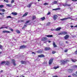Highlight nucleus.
<instances>
[{
  "instance_id": "nucleus-1",
  "label": "nucleus",
  "mask_w": 77,
  "mask_h": 77,
  "mask_svg": "<svg viewBox=\"0 0 77 77\" xmlns=\"http://www.w3.org/2000/svg\"><path fill=\"white\" fill-rule=\"evenodd\" d=\"M67 32H66V31H63L62 32H61L59 33H58V35H66V34H67Z\"/></svg>"
},
{
  "instance_id": "nucleus-2",
  "label": "nucleus",
  "mask_w": 77,
  "mask_h": 77,
  "mask_svg": "<svg viewBox=\"0 0 77 77\" xmlns=\"http://www.w3.org/2000/svg\"><path fill=\"white\" fill-rule=\"evenodd\" d=\"M75 71V69H73H73H68L67 72H69V73H71V72H72V71Z\"/></svg>"
},
{
  "instance_id": "nucleus-3",
  "label": "nucleus",
  "mask_w": 77,
  "mask_h": 77,
  "mask_svg": "<svg viewBox=\"0 0 77 77\" xmlns=\"http://www.w3.org/2000/svg\"><path fill=\"white\" fill-rule=\"evenodd\" d=\"M53 60H54V58H51L49 61V64L51 65V64L53 63Z\"/></svg>"
},
{
  "instance_id": "nucleus-4",
  "label": "nucleus",
  "mask_w": 77,
  "mask_h": 77,
  "mask_svg": "<svg viewBox=\"0 0 77 77\" xmlns=\"http://www.w3.org/2000/svg\"><path fill=\"white\" fill-rule=\"evenodd\" d=\"M26 47H27V46L26 45H22L20 47V49H24Z\"/></svg>"
},
{
  "instance_id": "nucleus-5",
  "label": "nucleus",
  "mask_w": 77,
  "mask_h": 77,
  "mask_svg": "<svg viewBox=\"0 0 77 77\" xmlns=\"http://www.w3.org/2000/svg\"><path fill=\"white\" fill-rule=\"evenodd\" d=\"M69 62V61L68 60H65V61H63L62 62V64H63V65H65V63H66V62Z\"/></svg>"
},
{
  "instance_id": "nucleus-6",
  "label": "nucleus",
  "mask_w": 77,
  "mask_h": 77,
  "mask_svg": "<svg viewBox=\"0 0 77 77\" xmlns=\"http://www.w3.org/2000/svg\"><path fill=\"white\" fill-rule=\"evenodd\" d=\"M51 49V48H50V47H46L45 48V51H48V50H50Z\"/></svg>"
},
{
  "instance_id": "nucleus-7",
  "label": "nucleus",
  "mask_w": 77,
  "mask_h": 77,
  "mask_svg": "<svg viewBox=\"0 0 77 77\" xmlns=\"http://www.w3.org/2000/svg\"><path fill=\"white\" fill-rule=\"evenodd\" d=\"M38 56L39 57H45V55L44 54H41L38 55Z\"/></svg>"
},
{
  "instance_id": "nucleus-8",
  "label": "nucleus",
  "mask_w": 77,
  "mask_h": 77,
  "mask_svg": "<svg viewBox=\"0 0 77 77\" xmlns=\"http://www.w3.org/2000/svg\"><path fill=\"white\" fill-rule=\"evenodd\" d=\"M32 4H33V2H31V3H30L27 6V7H28V8H31V6H32Z\"/></svg>"
},
{
  "instance_id": "nucleus-9",
  "label": "nucleus",
  "mask_w": 77,
  "mask_h": 77,
  "mask_svg": "<svg viewBox=\"0 0 77 77\" xmlns=\"http://www.w3.org/2000/svg\"><path fill=\"white\" fill-rule=\"evenodd\" d=\"M57 18V15H54L53 17V18L54 20H56Z\"/></svg>"
},
{
  "instance_id": "nucleus-10",
  "label": "nucleus",
  "mask_w": 77,
  "mask_h": 77,
  "mask_svg": "<svg viewBox=\"0 0 77 77\" xmlns=\"http://www.w3.org/2000/svg\"><path fill=\"white\" fill-rule=\"evenodd\" d=\"M15 60H12V63H13L14 65V66H15V65H16V64H15Z\"/></svg>"
},
{
  "instance_id": "nucleus-11",
  "label": "nucleus",
  "mask_w": 77,
  "mask_h": 77,
  "mask_svg": "<svg viewBox=\"0 0 77 77\" xmlns=\"http://www.w3.org/2000/svg\"><path fill=\"white\" fill-rule=\"evenodd\" d=\"M61 29V27H59L57 28V29H56L55 30H56V31H59V30H60Z\"/></svg>"
},
{
  "instance_id": "nucleus-12",
  "label": "nucleus",
  "mask_w": 77,
  "mask_h": 77,
  "mask_svg": "<svg viewBox=\"0 0 77 77\" xmlns=\"http://www.w3.org/2000/svg\"><path fill=\"white\" fill-rule=\"evenodd\" d=\"M11 14H12L13 15H14V16H15L17 15V14H18V13L15 12H13L11 13Z\"/></svg>"
},
{
  "instance_id": "nucleus-13",
  "label": "nucleus",
  "mask_w": 77,
  "mask_h": 77,
  "mask_svg": "<svg viewBox=\"0 0 77 77\" xmlns=\"http://www.w3.org/2000/svg\"><path fill=\"white\" fill-rule=\"evenodd\" d=\"M3 33H11V32H10L8 31H7V30H3L2 31Z\"/></svg>"
},
{
  "instance_id": "nucleus-14",
  "label": "nucleus",
  "mask_w": 77,
  "mask_h": 77,
  "mask_svg": "<svg viewBox=\"0 0 77 77\" xmlns=\"http://www.w3.org/2000/svg\"><path fill=\"white\" fill-rule=\"evenodd\" d=\"M69 37V35H66L64 37V39H68Z\"/></svg>"
},
{
  "instance_id": "nucleus-15",
  "label": "nucleus",
  "mask_w": 77,
  "mask_h": 77,
  "mask_svg": "<svg viewBox=\"0 0 77 77\" xmlns=\"http://www.w3.org/2000/svg\"><path fill=\"white\" fill-rule=\"evenodd\" d=\"M42 41H43L44 43H46L48 40L46 39H42Z\"/></svg>"
},
{
  "instance_id": "nucleus-16",
  "label": "nucleus",
  "mask_w": 77,
  "mask_h": 77,
  "mask_svg": "<svg viewBox=\"0 0 77 77\" xmlns=\"http://www.w3.org/2000/svg\"><path fill=\"white\" fill-rule=\"evenodd\" d=\"M63 6H71L70 4H65L63 5Z\"/></svg>"
},
{
  "instance_id": "nucleus-17",
  "label": "nucleus",
  "mask_w": 77,
  "mask_h": 77,
  "mask_svg": "<svg viewBox=\"0 0 77 77\" xmlns=\"http://www.w3.org/2000/svg\"><path fill=\"white\" fill-rule=\"evenodd\" d=\"M27 14H28V13L26 12L25 13V14L23 15L22 17H26V16H27Z\"/></svg>"
},
{
  "instance_id": "nucleus-18",
  "label": "nucleus",
  "mask_w": 77,
  "mask_h": 77,
  "mask_svg": "<svg viewBox=\"0 0 77 77\" xmlns=\"http://www.w3.org/2000/svg\"><path fill=\"white\" fill-rule=\"evenodd\" d=\"M46 36H47V37H48V38H51L53 36V35H46Z\"/></svg>"
},
{
  "instance_id": "nucleus-19",
  "label": "nucleus",
  "mask_w": 77,
  "mask_h": 77,
  "mask_svg": "<svg viewBox=\"0 0 77 77\" xmlns=\"http://www.w3.org/2000/svg\"><path fill=\"white\" fill-rule=\"evenodd\" d=\"M37 53H42V50H41L38 51H37Z\"/></svg>"
},
{
  "instance_id": "nucleus-20",
  "label": "nucleus",
  "mask_w": 77,
  "mask_h": 77,
  "mask_svg": "<svg viewBox=\"0 0 77 77\" xmlns=\"http://www.w3.org/2000/svg\"><path fill=\"white\" fill-rule=\"evenodd\" d=\"M36 18V17L35 16H33L32 17V20H35Z\"/></svg>"
},
{
  "instance_id": "nucleus-21",
  "label": "nucleus",
  "mask_w": 77,
  "mask_h": 77,
  "mask_svg": "<svg viewBox=\"0 0 77 77\" xmlns=\"http://www.w3.org/2000/svg\"><path fill=\"white\" fill-rule=\"evenodd\" d=\"M40 19L42 21H44L45 19V17H41Z\"/></svg>"
},
{
  "instance_id": "nucleus-22",
  "label": "nucleus",
  "mask_w": 77,
  "mask_h": 77,
  "mask_svg": "<svg viewBox=\"0 0 77 77\" xmlns=\"http://www.w3.org/2000/svg\"><path fill=\"white\" fill-rule=\"evenodd\" d=\"M51 24V23L50 22H48L46 24V26H51V24Z\"/></svg>"
},
{
  "instance_id": "nucleus-23",
  "label": "nucleus",
  "mask_w": 77,
  "mask_h": 77,
  "mask_svg": "<svg viewBox=\"0 0 77 77\" xmlns=\"http://www.w3.org/2000/svg\"><path fill=\"white\" fill-rule=\"evenodd\" d=\"M7 6H8V7H12V5L11 4H6Z\"/></svg>"
},
{
  "instance_id": "nucleus-24",
  "label": "nucleus",
  "mask_w": 77,
  "mask_h": 77,
  "mask_svg": "<svg viewBox=\"0 0 77 77\" xmlns=\"http://www.w3.org/2000/svg\"><path fill=\"white\" fill-rule=\"evenodd\" d=\"M67 20V18H64L63 19H61L60 20H61V21H65V20Z\"/></svg>"
},
{
  "instance_id": "nucleus-25",
  "label": "nucleus",
  "mask_w": 77,
  "mask_h": 77,
  "mask_svg": "<svg viewBox=\"0 0 77 77\" xmlns=\"http://www.w3.org/2000/svg\"><path fill=\"white\" fill-rule=\"evenodd\" d=\"M72 67L73 69V68H77V65H74Z\"/></svg>"
},
{
  "instance_id": "nucleus-26",
  "label": "nucleus",
  "mask_w": 77,
  "mask_h": 77,
  "mask_svg": "<svg viewBox=\"0 0 77 77\" xmlns=\"http://www.w3.org/2000/svg\"><path fill=\"white\" fill-rule=\"evenodd\" d=\"M5 63L6 61H4L1 62V65H3V64H5Z\"/></svg>"
},
{
  "instance_id": "nucleus-27",
  "label": "nucleus",
  "mask_w": 77,
  "mask_h": 77,
  "mask_svg": "<svg viewBox=\"0 0 77 77\" xmlns=\"http://www.w3.org/2000/svg\"><path fill=\"white\" fill-rule=\"evenodd\" d=\"M6 63L5 65H9V62L6 61Z\"/></svg>"
},
{
  "instance_id": "nucleus-28",
  "label": "nucleus",
  "mask_w": 77,
  "mask_h": 77,
  "mask_svg": "<svg viewBox=\"0 0 77 77\" xmlns=\"http://www.w3.org/2000/svg\"><path fill=\"white\" fill-rule=\"evenodd\" d=\"M57 3V2L56 1H54V2H52V5H54V4H56V3Z\"/></svg>"
},
{
  "instance_id": "nucleus-29",
  "label": "nucleus",
  "mask_w": 77,
  "mask_h": 77,
  "mask_svg": "<svg viewBox=\"0 0 77 77\" xmlns=\"http://www.w3.org/2000/svg\"><path fill=\"white\" fill-rule=\"evenodd\" d=\"M21 63L22 64H24L26 63V61H21Z\"/></svg>"
},
{
  "instance_id": "nucleus-30",
  "label": "nucleus",
  "mask_w": 77,
  "mask_h": 77,
  "mask_svg": "<svg viewBox=\"0 0 77 77\" xmlns=\"http://www.w3.org/2000/svg\"><path fill=\"white\" fill-rule=\"evenodd\" d=\"M7 18H11L12 19V17H11V16H9L7 17Z\"/></svg>"
},
{
  "instance_id": "nucleus-31",
  "label": "nucleus",
  "mask_w": 77,
  "mask_h": 77,
  "mask_svg": "<svg viewBox=\"0 0 77 77\" xmlns=\"http://www.w3.org/2000/svg\"><path fill=\"white\" fill-rule=\"evenodd\" d=\"M30 20H29L28 21H26V22L25 23V24H27V23H30Z\"/></svg>"
},
{
  "instance_id": "nucleus-32",
  "label": "nucleus",
  "mask_w": 77,
  "mask_h": 77,
  "mask_svg": "<svg viewBox=\"0 0 77 77\" xmlns=\"http://www.w3.org/2000/svg\"><path fill=\"white\" fill-rule=\"evenodd\" d=\"M71 60H72V62H75L76 61L75 59L73 60V59H71Z\"/></svg>"
},
{
  "instance_id": "nucleus-33",
  "label": "nucleus",
  "mask_w": 77,
  "mask_h": 77,
  "mask_svg": "<svg viewBox=\"0 0 77 77\" xmlns=\"http://www.w3.org/2000/svg\"><path fill=\"white\" fill-rule=\"evenodd\" d=\"M9 30H11V31H12V32L14 31V30L13 29H12L11 28L9 27Z\"/></svg>"
},
{
  "instance_id": "nucleus-34",
  "label": "nucleus",
  "mask_w": 77,
  "mask_h": 77,
  "mask_svg": "<svg viewBox=\"0 0 77 77\" xmlns=\"http://www.w3.org/2000/svg\"><path fill=\"white\" fill-rule=\"evenodd\" d=\"M6 25H3L2 26V27H7V28H5V29H8V26L6 27Z\"/></svg>"
},
{
  "instance_id": "nucleus-35",
  "label": "nucleus",
  "mask_w": 77,
  "mask_h": 77,
  "mask_svg": "<svg viewBox=\"0 0 77 77\" xmlns=\"http://www.w3.org/2000/svg\"><path fill=\"white\" fill-rule=\"evenodd\" d=\"M72 75L73 76H74V77H76V76H77V75L74 73H73Z\"/></svg>"
},
{
  "instance_id": "nucleus-36",
  "label": "nucleus",
  "mask_w": 77,
  "mask_h": 77,
  "mask_svg": "<svg viewBox=\"0 0 77 77\" xmlns=\"http://www.w3.org/2000/svg\"><path fill=\"white\" fill-rule=\"evenodd\" d=\"M16 32L17 33H20V31L19 30H17Z\"/></svg>"
},
{
  "instance_id": "nucleus-37",
  "label": "nucleus",
  "mask_w": 77,
  "mask_h": 77,
  "mask_svg": "<svg viewBox=\"0 0 77 77\" xmlns=\"http://www.w3.org/2000/svg\"><path fill=\"white\" fill-rule=\"evenodd\" d=\"M3 7H4V5H0V8H3Z\"/></svg>"
},
{
  "instance_id": "nucleus-38",
  "label": "nucleus",
  "mask_w": 77,
  "mask_h": 77,
  "mask_svg": "<svg viewBox=\"0 0 77 77\" xmlns=\"http://www.w3.org/2000/svg\"><path fill=\"white\" fill-rule=\"evenodd\" d=\"M3 48V46L0 45V49H2Z\"/></svg>"
},
{
  "instance_id": "nucleus-39",
  "label": "nucleus",
  "mask_w": 77,
  "mask_h": 77,
  "mask_svg": "<svg viewBox=\"0 0 77 77\" xmlns=\"http://www.w3.org/2000/svg\"><path fill=\"white\" fill-rule=\"evenodd\" d=\"M59 68V66H57V67H54V69H57V68Z\"/></svg>"
},
{
  "instance_id": "nucleus-40",
  "label": "nucleus",
  "mask_w": 77,
  "mask_h": 77,
  "mask_svg": "<svg viewBox=\"0 0 77 77\" xmlns=\"http://www.w3.org/2000/svg\"><path fill=\"white\" fill-rule=\"evenodd\" d=\"M4 2H5L6 3H8V0H4Z\"/></svg>"
},
{
  "instance_id": "nucleus-41",
  "label": "nucleus",
  "mask_w": 77,
  "mask_h": 77,
  "mask_svg": "<svg viewBox=\"0 0 77 77\" xmlns=\"http://www.w3.org/2000/svg\"><path fill=\"white\" fill-rule=\"evenodd\" d=\"M51 14V12H50V11H48V14H47V15H50Z\"/></svg>"
},
{
  "instance_id": "nucleus-42",
  "label": "nucleus",
  "mask_w": 77,
  "mask_h": 77,
  "mask_svg": "<svg viewBox=\"0 0 77 77\" xmlns=\"http://www.w3.org/2000/svg\"><path fill=\"white\" fill-rule=\"evenodd\" d=\"M0 15H1L2 16V17H4V16L3 15V14L2 13H1L0 12Z\"/></svg>"
},
{
  "instance_id": "nucleus-43",
  "label": "nucleus",
  "mask_w": 77,
  "mask_h": 77,
  "mask_svg": "<svg viewBox=\"0 0 77 77\" xmlns=\"http://www.w3.org/2000/svg\"><path fill=\"white\" fill-rule=\"evenodd\" d=\"M2 11L3 12H5V10L4 9H2Z\"/></svg>"
},
{
  "instance_id": "nucleus-44",
  "label": "nucleus",
  "mask_w": 77,
  "mask_h": 77,
  "mask_svg": "<svg viewBox=\"0 0 77 77\" xmlns=\"http://www.w3.org/2000/svg\"><path fill=\"white\" fill-rule=\"evenodd\" d=\"M14 0H12L11 1V3H14Z\"/></svg>"
},
{
  "instance_id": "nucleus-45",
  "label": "nucleus",
  "mask_w": 77,
  "mask_h": 77,
  "mask_svg": "<svg viewBox=\"0 0 77 77\" xmlns=\"http://www.w3.org/2000/svg\"><path fill=\"white\" fill-rule=\"evenodd\" d=\"M53 77H58V76L57 75H54L53 76Z\"/></svg>"
},
{
  "instance_id": "nucleus-46",
  "label": "nucleus",
  "mask_w": 77,
  "mask_h": 77,
  "mask_svg": "<svg viewBox=\"0 0 77 77\" xmlns=\"http://www.w3.org/2000/svg\"><path fill=\"white\" fill-rule=\"evenodd\" d=\"M4 28H7V27H3V26L0 28V29H3Z\"/></svg>"
},
{
  "instance_id": "nucleus-47",
  "label": "nucleus",
  "mask_w": 77,
  "mask_h": 77,
  "mask_svg": "<svg viewBox=\"0 0 77 77\" xmlns=\"http://www.w3.org/2000/svg\"><path fill=\"white\" fill-rule=\"evenodd\" d=\"M44 5H48V4L47 3H45L44 4Z\"/></svg>"
},
{
  "instance_id": "nucleus-48",
  "label": "nucleus",
  "mask_w": 77,
  "mask_h": 77,
  "mask_svg": "<svg viewBox=\"0 0 77 77\" xmlns=\"http://www.w3.org/2000/svg\"><path fill=\"white\" fill-rule=\"evenodd\" d=\"M57 10H60V8H57Z\"/></svg>"
},
{
  "instance_id": "nucleus-49",
  "label": "nucleus",
  "mask_w": 77,
  "mask_h": 77,
  "mask_svg": "<svg viewBox=\"0 0 77 77\" xmlns=\"http://www.w3.org/2000/svg\"><path fill=\"white\" fill-rule=\"evenodd\" d=\"M67 18V20H68V19H71V17H69L67 18Z\"/></svg>"
},
{
  "instance_id": "nucleus-50",
  "label": "nucleus",
  "mask_w": 77,
  "mask_h": 77,
  "mask_svg": "<svg viewBox=\"0 0 77 77\" xmlns=\"http://www.w3.org/2000/svg\"><path fill=\"white\" fill-rule=\"evenodd\" d=\"M52 53V54H54V53H55L56 51H53Z\"/></svg>"
},
{
  "instance_id": "nucleus-51",
  "label": "nucleus",
  "mask_w": 77,
  "mask_h": 77,
  "mask_svg": "<svg viewBox=\"0 0 77 77\" xmlns=\"http://www.w3.org/2000/svg\"><path fill=\"white\" fill-rule=\"evenodd\" d=\"M42 39H47V37H43L42 38Z\"/></svg>"
},
{
  "instance_id": "nucleus-52",
  "label": "nucleus",
  "mask_w": 77,
  "mask_h": 77,
  "mask_svg": "<svg viewBox=\"0 0 77 77\" xmlns=\"http://www.w3.org/2000/svg\"><path fill=\"white\" fill-rule=\"evenodd\" d=\"M72 2H77V0H71Z\"/></svg>"
},
{
  "instance_id": "nucleus-53",
  "label": "nucleus",
  "mask_w": 77,
  "mask_h": 77,
  "mask_svg": "<svg viewBox=\"0 0 77 77\" xmlns=\"http://www.w3.org/2000/svg\"><path fill=\"white\" fill-rule=\"evenodd\" d=\"M70 9L71 11H72V10H73V8H70Z\"/></svg>"
},
{
  "instance_id": "nucleus-54",
  "label": "nucleus",
  "mask_w": 77,
  "mask_h": 77,
  "mask_svg": "<svg viewBox=\"0 0 77 77\" xmlns=\"http://www.w3.org/2000/svg\"><path fill=\"white\" fill-rule=\"evenodd\" d=\"M52 11H57V8L53 9Z\"/></svg>"
},
{
  "instance_id": "nucleus-55",
  "label": "nucleus",
  "mask_w": 77,
  "mask_h": 77,
  "mask_svg": "<svg viewBox=\"0 0 77 77\" xmlns=\"http://www.w3.org/2000/svg\"><path fill=\"white\" fill-rule=\"evenodd\" d=\"M54 47H57V45H53Z\"/></svg>"
},
{
  "instance_id": "nucleus-56",
  "label": "nucleus",
  "mask_w": 77,
  "mask_h": 77,
  "mask_svg": "<svg viewBox=\"0 0 77 77\" xmlns=\"http://www.w3.org/2000/svg\"><path fill=\"white\" fill-rule=\"evenodd\" d=\"M56 45V44L55 43V42H53V45Z\"/></svg>"
},
{
  "instance_id": "nucleus-57",
  "label": "nucleus",
  "mask_w": 77,
  "mask_h": 77,
  "mask_svg": "<svg viewBox=\"0 0 77 77\" xmlns=\"http://www.w3.org/2000/svg\"><path fill=\"white\" fill-rule=\"evenodd\" d=\"M66 44H68V43H69V42L68 41H66Z\"/></svg>"
},
{
  "instance_id": "nucleus-58",
  "label": "nucleus",
  "mask_w": 77,
  "mask_h": 77,
  "mask_svg": "<svg viewBox=\"0 0 77 77\" xmlns=\"http://www.w3.org/2000/svg\"><path fill=\"white\" fill-rule=\"evenodd\" d=\"M64 51L65 52H67L68 51V50L66 49Z\"/></svg>"
},
{
  "instance_id": "nucleus-59",
  "label": "nucleus",
  "mask_w": 77,
  "mask_h": 77,
  "mask_svg": "<svg viewBox=\"0 0 77 77\" xmlns=\"http://www.w3.org/2000/svg\"><path fill=\"white\" fill-rule=\"evenodd\" d=\"M26 27L25 26H23V27L22 28V29H25V28Z\"/></svg>"
},
{
  "instance_id": "nucleus-60",
  "label": "nucleus",
  "mask_w": 77,
  "mask_h": 77,
  "mask_svg": "<svg viewBox=\"0 0 77 77\" xmlns=\"http://www.w3.org/2000/svg\"><path fill=\"white\" fill-rule=\"evenodd\" d=\"M75 37H76L75 35H74L73 36V38H75Z\"/></svg>"
},
{
  "instance_id": "nucleus-61",
  "label": "nucleus",
  "mask_w": 77,
  "mask_h": 77,
  "mask_svg": "<svg viewBox=\"0 0 77 77\" xmlns=\"http://www.w3.org/2000/svg\"><path fill=\"white\" fill-rule=\"evenodd\" d=\"M23 42V43H24H24H26V42H26V41H25L23 42Z\"/></svg>"
},
{
  "instance_id": "nucleus-62",
  "label": "nucleus",
  "mask_w": 77,
  "mask_h": 77,
  "mask_svg": "<svg viewBox=\"0 0 77 77\" xmlns=\"http://www.w3.org/2000/svg\"><path fill=\"white\" fill-rule=\"evenodd\" d=\"M51 30L52 31H54V30H55V29H51Z\"/></svg>"
},
{
  "instance_id": "nucleus-63",
  "label": "nucleus",
  "mask_w": 77,
  "mask_h": 77,
  "mask_svg": "<svg viewBox=\"0 0 77 77\" xmlns=\"http://www.w3.org/2000/svg\"><path fill=\"white\" fill-rule=\"evenodd\" d=\"M47 41V42H49V43L51 42V41H49L48 40Z\"/></svg>"
},
{
  "instance_id": "nucleus-64",
  "label": "nucleus",
  "mask_w": 77,
  "mask_h": 77,
  "mask_svg": "<svg viewBox=\"0 0 77 77\" xmlns=\"http://www.w3.org/2000/svg\"><path fill=\"white\" fill-rule=\"evenodd\" d=\"M24 21L23 20H21V22H24Z\"/></svg>"
}]
</instances>
